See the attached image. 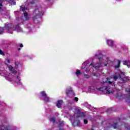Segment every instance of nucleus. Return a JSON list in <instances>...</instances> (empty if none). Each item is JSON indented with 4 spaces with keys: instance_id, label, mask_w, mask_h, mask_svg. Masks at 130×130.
Returning a JSON list of instances; mask_svg holds the SVG:
<instances>
[{
    "instance_id": "nucleus-15",
    "label": "nucleus",
    "mask_w": 130,
    "mask_h": 130,
    "mask_svg": "<svg viewBox=\"0 0 130 130\" xmlns=\"http://www.w3.org/2000/svg\"><path fill=\"white\" fill-rule=\"evenodd\" d=\"M124 66H127V68H130V61H124L123 62Z\"/></svg>"
},
{
    "instance_id": "nucleus-36",
    "label": "nucleus",
    "mask_w": 130,
    "mask_h": 130,
    "mask_svg": "<svg viewBox=\"0 0 130 130\" xmlns=\"http://www.w3.org/2000/svg\"><path fill=\"white\" fill-rule=\"evenodd\" d=\"M117 1V2H120V1H121V0H116Z\"/></svg>"
},
{
    "instance_id": "nucleus-7",
    "label": "nucleus",
    "mask_w": 130,
    "mask_h": 130,
    "mask_svg": "<svg viewBox=\"0 0 130 130\" xmlns=\"http://www.w3.org/2000/svg\"><path fill=\"white\" fill-rule=\"evenodd\" d=\"M122 78H124V73L121 72L119 76L115 75L114 76L113 79L114 81H116L117 79H121V80L122 81V83H124V79H122Z\"/></svg>"
},
{
    "instance_id": "nucleus-6",
    "label": "nucleus",
    "mask_w": 130,
    "mask_h": 130,
    "mask_svg": "<svg viewBox=\"0 0 130 130\" xmlns=\"http://www.w3.org/2000/svg\"><path fill=\"white\" fill-rule=\"evenodd\" d=\"M5 29L7 30L8 33H10V34H13V31H14V30H16L17 32H23L22 28H21L19 25L16 26V28L15 29L14 28V25L11 23H6L5 25Z\"/></svg>"
},
{
    "instance_id": "nucleus-11",
    "label": "nucleus",
    "mask_w": 130,
    "mask_h": 130,
    "mask_svg": "<svg viewBox=\"0 0 130 130\" xmlns=\"http://www.w3.org/2000/svg\"><path fill=\"white\" fill-rule=\"evenodd\" d=\"M127 92V98L130 100V88H127L125 90Z\"/></svg>"
},
{
    "instance_id": "nucleus-37",
    "label": "nucleus",
    "mask_w": 130,
    "mask_h": 130,
    "mask_svg": "<svg viewBox=\"0 0 130 130\" xmlns=\"http://www.w3.org/2000/svg\"><path fill=\"white\" fill-rule=\"evenodd\" d=\"M15 13H18V12H17V11H15Z\"/></svg>"
},
{
    "instance_id": "nucleus-4",
    "label": "nucleus",
    "mask_w": 130,
    "mask_h": 130,
    "mask_svg": "<svg viewBox=\"0 0 130 130\" xmlns=\"http://www.w3.org/2000/svg\"><path fill=\"white\" fill-rule=\"evenodd\" d=\"M74 111V112H75V115H73V116H71L70 117V120H71V121L72 122L74 121V120H75V116H76L77 118H79V117L85 118V117H86L87 115L86 113L81 112V109L80 108H75Z\"/></svg>"
},
{
    "instance_id": "nucleus-20",
    "label": "nucleus",
    "mask_w": 130,
    "mask_h": 130,
    "mask_svg": "<svg viewBox=\"0 0 130 130\" xmlns=\"http://www.w3.org/2000/svg\"><path fill=\"white\" fill-rule=\"evenodd\" d=\"M50 121H52V122H53V123H54V122H55V118L54 117H51L50 119Z\"/></svg>"
},
{
    "instance_id": "nucleus-9",
    "label": "nucleus",
    "mask_w": 130,
    "mask_h": 130,
    "mask_svg": "<svg viewBox=\"0 0 130 130\" xmlns=\"http://www.w3.org/2000/svg\"><path fill=\"white\" fill-rule=\"evenodd\" d=\"M66 94L67 95H69V94L73 95V94H74V90H73L72 88H67L66 90Z\"/></svg>"
},
{
    "instance_id": "nucleus-5",
    "label": "nucleus",
    "mask_w": 130,
    "mask_h": 130,
    "mask_svg": "<svg viewBox=\"0 0 130 130\" xmlns=\"http://www.w3.org/2000/svg\"><path fill=\"white\" fill-rule=\"evenodd\" d=\"M20 10L23 12V16L21 18L19 17L16 18V20L19 23H22L23 21H27V20H29V16H28V13H27V11H28V8L26 6L22 5L20 8Z\"/></svg>"
},
{
    "instance_id": "nucleus-26",
    "label": "nucleus",
    "mask_w": 130,
    "mask_h": 130,
    "mask_svg": "<svg viewBox=\"0 0 130 130\" xmlns=\"http://www.w3.org/2000/svg\"><path fill=\"white\" fill-rule=\"evenodd\" d=\"M2 8H3V4L2 2V0H0V10L2 9Z\"/></svg>"
},
{
    "instance_id": "nucleus-25",
    "label": "nucleus",
    "mask_w": 130,
    "mask_h": 130,
    "mask_svg": "<svg viewBox=\"0 0 130 130\" xmlns=\"http://www.w3.org/2000/svg\"><path fill=\"white\" fill-rule=\"evenodd\" d=\"M73 100L74 101H75L76 102H78L79 101V98L75 97L74 98V99H73Z\"/></svg>"
},
{
    "instance_id": "nucleus-38",
    "label": "nucleus",
    "mask_w": 130,
    "mask_h": 130,
    "mask_svg": "<svg viewBox=\"0 0 130 130\" xmlns=\"http://www.w3.org/2000/svg\"><path fill=\"white\" fill-rule=\"evenodd\" d=\"M0 61H2V59H0Z\"/></svg>"
},
{
    "instance_id": "nucleus-27",
    "label": "nucleus",
    "mask_w": 130,
    "mask_h": 130,
    "mask_svg": "<svg viewBox=\"0 0 130 130\" xmlns=\"http://www.w3.org/2000/svg\"><path fill=\"white\" fill-rule=\"evenodd\" d=\"M0 54L2 55H5V53L3 51V50H0Z\"/></svg>"
},
{
    "instance_id": "nucleus-16",
    "label": "nucleus",
    "mask_w": 130,
    "mask_h": 130,
    "mask_svg": "<svg viewBox=\"0 0 130 130\" xmlns=\"http://www.w3.org/2000/svg\"><path fill=\"white\" fill-rule=\"evenodd\" d=\"M44 101L45 102H49L50 100H49V98H48V96H46L44 98Z\"/></svg>"
},
{
    "instance_id": "nucleus-35",
    "label": "nucleus",
    "mask_w": 130,
    "mask_h": 130,
    "mask_svg": "<svg viewBox=\"0 0 130 130\" xmlns=\"http://www.w3.org/2000/svg\"><path fill=\"white\" fill-rule=\"evenodd\" d=\"M29 31H30V32H31V31H32V29H29Z\"/></svg>"
},
{
    "instance_id": "nucleus-34",
    "label": "nucleus",
    "mask_w": 130,
    "mask_h": 130,
    "mask_svg": "<svg viewBox=\"0 0 130 130\" xmlns=\"http://www.w3.org/2000/svg\"><path fill=\"white\" fill-rule=\"evenodd\" d=\"M93 76H96V77L98 76V75H96V74H94Z\"/></svg>"
},
{
    "instance_id": "nucleus-40",
    "label": "nucleus",
    "mask_w": 130,
    "mask_h": 130,
    "mask_svg": "<svg viewBox=\"0 0 130 130\" xmlns=\"http://www.w3.org/2000/svg\"><path fill=\"white\" fill-rule=\"evenodd\" d=\"M115 85H114V87H115Z\"/></svg>"
},
{
    "instance_id": "nucleus-23",
    "label": "nucleus",
    "mask_w": 130,
    "mask_h": 130,
    "mask_svg": "<svg viewBox=\"0 0 130 130\" xmlns=\"http://www.w3.org/2000/svg\"><path fill=\"white\" fill-rule=\"evenodd\" d=\"M15 0H10V3H11V5H16V3L14 2Z\"/></svg>"
},
{
    "instance_id": "nucleus-24",
    "label": "nucleus",
    "mask_w": 130,
    "mask_h": 130,
    "mask_svg": "<svg viewBox=\"0 0 130 130\" xmlns=\"http://www.w3.org/2000/svg\"><path fill=\"white\" fill-rule=\"evenodd\" d=\"M84 77H85V78H86V79H89V78H90L91 76H90L89 75H88L86 74H84Z\"/></svg>"
},
{
    "instance_id": "nucleus-12",
    "label": "nucleus",
    "mask_w": 130,
    "mask_h": 130,
    "mask_svg": "<svg viewBox=\"0 0 130 130\" xmlns=\"http://www.w3.org/2000/svg\"><path fill=\"white\" fill-rule=\"evenodd\" d=\"M61 105H62V101H58L56 103L57 107H58V108H60V106H61Z\"/></svg>"
},
{
    "instance_id": "nucleus-32",
    "label": "nucleus",
    "mask_w": 130,
    "mask_h": 130,
    "mask_svg": "<svg viewBox=\"0 0 130 130\" xmlns=\"http://www.w3.org/2000/svg\"><path fill=\"white\" fill-rule=\"evenodd\" d=\"M20 46L21 47H23V44H21L20 45Z\"/></svg>"
},
{
    "instance_id": "nucleus-13",
    "label": "nucleus",
    "mask_w": 130,
    "mask_h": 130,
    "mask_svg": "<svg viewBox=\"0 0 130 130\" xmlns=\"http://www.w3.org/2000/svg\"><path fill=\"white\" fill-rule=\"evenodd\" d=\"M39 96H40V97H43V98H44V97H45L46 96H47V94H46V93L45 92V91H41L39 93Z\"/></svg>"
},
{
    "instance_id": "nucleus-33",
    "label": "nucleus",
    "mask_w": 130,
    "mask_h": 130,
    "mask_svg": "<svg viewBox=\"0 0 130 130\" xmlns=\"http://www.w3.org/2000/svg\"><path fill=\"white\" fill-rule=\"evenodd\" d=\"M104 84L105 85H106V84H107V82H104Z\"/></svg>"
},
{
    "instance_id": "nucleus-21",
    "label": "nucleus",
    "mask_w": 130,
    "mask_h": 130,
    "mask_svg": "<svg viewBox=\"0 0 130 130\" xmlns=\"http://www.w3.org/2000/svg\"><path fill=\"white\" fill-rule=\"evenodd\" d=\"M80 74H81V71L77 70L76 72V75L77 76H80Z\"/></svg>"
},
{
    "instance_id": "nucleus-31",
    "label": "nucleus",
    "mask_w": 130,
    "mask_h": 130,
    "mask_svg": "<svg viewBox=\"0 0 130 130\" xmlns=\"http://www.w3.org/2000/svg\"><path fill=\"white\" fill-rule=\"evenodd\" d=\"M15 68L16 69H18V64L15 63Z\"/></svg>"
},
{
    "instance_id": "nucleus-8",
    "label": "nucleus",
    "mask_w": 130,
    "mask_h": 130,
    "mask_svg": "<svg viewBox=\"0 0 130 130\" xmlns=\"http://www.w3.org/2000/svg\"><path fill=\"white\" fill-rule=\"evenodd\" d=\"M106 42H107V44L109 45L110 47H113V48L115 47V45L114 44V41H113V40L110 39H108L106 40Z\"/></svg>"
},
{
    "instance_id": "nucleus-41",
    "label": "nucleus",
    "mask_w": 130,
    "mask_h": 130,
    "mask_svg": "<svg viewBox=\"0 0 130 130\" xmlns=\"http://www.w3.org/2000/svg\"><path fill=\"white\" fill-rule=\"evenodd\" d=\"M31 4H33V3H31Z\"/></svg>"
},
{
    "instance_id": "nucleus-14",
    "label": "nucleus",
    "mask_w": 130,
    "mask_h": 130,
    "mask_svg": "<svg viewBox=\"0 0 130 130\" xmlns=\"http://www.w3.org/2000/svg\"><path fill=\"white\" fill-rule=\"evenodd\" d=\"M80 124V121L79 120H76L74 122H72V125L74 126H76V125H79Z\"/></svg>"
},
{
    "instance_id": "nucleus-22",
    "label": "nucleus",
    "mask_w": 130,
    "mask_h": 130,
    "mask_svg": "<svg viewBox=\"0 0 130 130\" xmlns=\"http://www.w3.org/2000/svg\"><path fill=\"white\" fill-rule=\"evenodd\" d=\"M4 31H5V29L3 27H1L0 28V34H2V33H3V32H4Z\"/></svg>"
},
{
    "instance_id": "nucleus-2",
    "label": "nucleus",
    "mask_w": 130,
    "mask_h": 130,
    "mask_svg": "<svg viewBox=\"0 0 130 130\" xmlns=\"http://www.w3.org/2000/svg\"><path fill=\"white\" fill-rule=\"evenodd\" d=\"M0 75L5 77V78H7L8 81H10L11 82H12V81H14V82H16L18 86H21V85H22V83H21V79H20L19 76L15 77L14 80H12L11 78L9 79V78H11V77L9 76L8 77V72H7V71L2 67L0 68Z\"/></svg>"
},
{
    "instance_id": "nucleus-1",
    "label": "nucleus",
    "mask_w": 130,
    "mask_h": 130,
    "mask_svg": "<svg viewBox=\"0 0 130 130\" xmlns=\"http://www.w3.org/2000/svg\"><path fill=\"white\" fill-rule=\"evenodd\" d=\"M101 54H99L95 55L94 58L96 59L97 61H100L99 63H96L95 64H93V63L90 64L89 66V69L86 68L87 64L89 63V61H86L83 63V66L81 67L82 70H85L86 73H89V72H93V69H99L100 67H102V64H103L104 67L107 66V64L109 66H111L112 64V61L109 60V58L108 57H106L103 56L101 57H99Z\"/></svg>"
},
{
    "instance_id": "nucleus-39",
    "label": "nucleus",
    "mask_w": 130,
    "mask_h": 130,
    "mask_svg": "<svg viewBox=\"0 0 130 130\" xmlns=\"http://www.w3.org/2000/svg\"><path fill=\"white\" fill-rule=\"evenodd\" d=\"M20 49H20V48H19V49H18V50H20Z\"/></svg>"
},
{
    "instance_id": "nucleus-3",
    "label": "nucleus",
    "mask_w": 130,
    "mask_h": 130,
    "mask_svg": "<svg viewBox=\"0 0 130 130\" xmlns=\"http://www.w3.org/2000/svg\"><path fill=\"white\" fill-rule=\"evenodd\" d=\"M103 89H104V87H101L97 89V88L94 87V86H90L88 88V90L89 91H90V92H94L96 91V90L102 91V92H105V93H107V94H112V93L114 92V90L111 89V87L109 86L105 88L104 90H103Z\"/></svg>"
},
{
    "instance_id": "nucleus-17",
    "label": "nucleus",
    "mask_w": 130,
    "mask_h": 130,
    "mask_svg": "<svg viewBox=\"0 0 130 130\" xmlns=\"http://www.w3.org/2000/svg\"><path fill=\"white\" fill-rule=\"evenodd\" d=\"M118 63L117 66H115V69H118V68H119V67H120V60H118Z\"/></svg>"
},
{
    "instance_id": "nucleus-19",
    "label": "nucleus",
    "mask_w": 130,
    "mask_h": 130,
    "mask_svg": "<svg viewBox=\"0 0 130 130\" xmlns=\"http://www.w3.org/2000/svg\"><path fill=\"white\" fill-rule=\"evenodd\" d=\"M107 79V80L109 81L108 82V84H110V85H111V84H112V82H111L110 81H111V80H112V78H108Z\"/></svg>"
},
{
    "instance_id": "nucleus-30",
    "label": "nucleus",
    "mask_w": 130,
    "mask_h": 130,
    "mask_svg": "<svg viewBox=\"0 0 130 130\" xmlns=\"http://www.w3.org/2000/svg\"><path fill=\"white\" fill-rule=\"evenodd\" d=\"M113 127H114V128H116V123L114 124Z\"/></svg>"
},
{
    "instance_id": "nucleus-10",
    "label": "nucleus",
    "mask_w": 130,
    "mask_h": 130,
    "mask_svg": "<svg viewBox=\"0 0 130 130\" xmlns=\"http://www.w3.org/2000/svg\"><path fill=\"white\" fill-rule=\"evenodd\" d=\"M8 69L11 72H12V74H17V70H15V69H14V68H13V67H12V66H9L8 67Z\"/></svg>"
},
{
    "instance_id": "nucleus-18",
    "label": "nucleus",
    "mask_w": 130,
    "mask_h": 130,
    "mask_svg": "<svg viewBox=\"0 0 130 130\" xmlns=\"http://www.w3.org/2000/svg\"><path fill=\"white\" fill-rule=\"evenodd\" d=\"M10 62H11V61L10 60V58H7L5 59V63H6V64H8V63H10Z\"/></svg>"
},
{
    "instance_id": "nucleus-28",
    "label": "nucleus",
    "mask_w": 130,
    "mask_h": 130,
    "mask_svg": "<svg viewBox=\"0 0 130 130\" xmlns=\"http://www.w3.org/2000/svg\"><path fill=\"white\" fill-rule=\"evenodd\" d=\"M84 123H85V124H87V123H88V120H87V119H84Z\"/></svg>"
},
{
    "instance_id": "nucleus-29",
    "label": "nucleus",
    "mask_w": 130,
    "mask_h": 130,
    "mask_svg": "<svg viewBox=\"0 0 130 130\" xmlns=\"http://www.w3.org/2000/svg\"><path fill=\"white\" fill-rule=\"evenodd\" d=\"M9 17H10V15L9 14H7V15L5 16V18H9Z\"/></svg>"
}]
</instances>
